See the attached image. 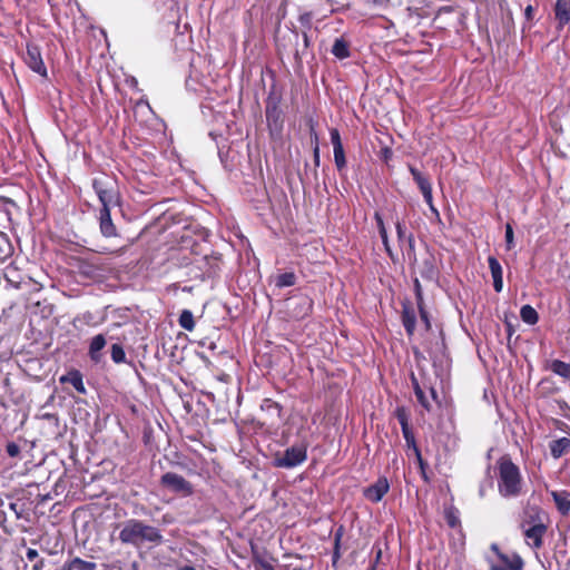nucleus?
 I'll use <instances>...</instances> for the list:
<instances>
[{
  "mask_svg": "<svg viewBox=\"0 0 570 570\" xmlns=\"http://www.w3.org/2000/svg\"><path fill=\"white\" fill-rule=\"evenodd\" d=\"M397 240L401 246L406 245L409 249V256L414 252V237L412 234L406 233V227L404 223L397 220L395 223Z\"/></svg>",
  "mask_w": 570,
  "mask_h": 570,
  "instance_id": "nucleus-13",
  "label": "nucleus"
},
{
  "mask_svg": "<svg viewBox=\"0 0 570 570\" xmlns=\"http://www.w3.org/2000/svg\"><path fill=\"white\" fill-rule=\"evenodd\" d=\"M303 40H304L305 47H308L309 46V38H308L307 33H305V32L303 33Z\"/></svg>",
  "mask_w": 570,
  "mask_h": 570,
  "instance_id": "nucleus-53",
  "label": "nucleus"
},
{
  "mask_svg": "<svg viewBox=\"0 0 570 570\" xmlns=\"http://www.w3.org/2000/svg\"><path fill=\"white\" fill-rule=\"evenodd\" d=\"M410 173L421 191L431 187L430 180L420 170L411 166Z\"/></svg>",
  "mask_w": 570,
  "mask_h": 570,
  "instance_id": "nucleus-29",
  "label": "nucleus"
},
{
  "mask_svg": "<svg viewBox=\"0 0 570 570\" xmlns=\"http://www.w3.org/2000/svg\"><path fill=\"white\" fill-rule=\"evenodd\" d=\"M554 13L561 26L570 23V0H557Z\"/></svg>",
  "mask_w": 570,
  "mask_h": 570,
  "instance_id": "nucleus-17",
  "label": "nucleus"
},
{
  "mask_svg": "<svg viewBox=\"0 0 570 570\" xmlns=\"http://www.w3.org/2000/svg\"><path fill=\"white\" fill-rule=\"evenodd\" d=\"M493 278V287L497 293H500L503 288V276H495Z\"/></svg>",
  "mask_w": 570,
  "mask_h": 570,
  "instance_id": "nucleus-44",
  "label": "nucleus"
},
{
  "mask_svg": "<svg viewBox=\"0 0 570 570\" xmlns=\"http://www.w3.org/2000/svg\"><path fill=\"white\" fill-rule=\"evenodd\" d=\"M266 121L272 135H278L282 131V111L276 105L266 107Z\"/></svg>",
  "mask_w": 570,
  "mask_h": 570,
  "instance_id": "nucleus-11",
  "label": "nucleus"
},
{
  "mask_svg": "<svg viewBox=\"0 0 570 570\" xmlns=\"http://www.w3.org/2000/svg\"><path fill=\"white\" fill-rule=\"evenodd\" d=\"M394 414L401 425V429L404 426H409V417L410 416H409L407 410L404 406H397L395 409Z\"/></svg>",
  "mask_w": 570,
  "mask_h": 570,
  "instance_id": "nucleus-34",
  "label": "nucleus"
},
{
  "mask_svg": "<svg viewBox=\"0 0 570 570\" xmlns=\"http://www.w3.org/2000/svg\"><path fill=\"white\" fill-rule=\"evenodd\" d=\"M432 214L438 218L440 219V214H439V210L434 207V205H432V207H430Z\"/></svg>",
  "mask_w": 570,
  "mask_h": 570,
  "instance_id": "nucleus-52",
  "label": "nucleus"
},
{
  "mask_svg": "<svg viewBox=\"0 0 570 570\" xmlns=\"http://www.w3.org/2000/svg\"><path fill=\"white\" fill-rule=\"evenodd\" d=\"M78 273L92 281H99L110 271L109 266L97 257L75 258Z\"/></svg>",
  "mask_w": 570,
  "mask_h": 570,
  "instance_id": "nucleus-3",
  "label": "nucleus"
},
{
  "mask_svg": "<svg viewBox=\"0 0 570 570\" xmlns=\"http://www.w3.org/2000/svg\"><path fill=\"white\" fill-rule=\"evenodd\" d=\"M338 543H340V534L337 533L336 537H335V551H334V560L340 558V552H338Z\"/></svg>",
  "mask_w": 570,
  "mask_h": 570,
  "instance_id": "nucleus-49",
  "label": "nucleus"
},
{
  "mask_svg": "<svg viewBox=\"0 0 570 570\" xmlns=\"http://www.w3.org/2000/svg\"><path fill=\"white\" fill-rule=\"evenodd\" d=\"M569 448L570 440L567 438H561L550 443V452L554 459L562 456Z\"/></svg>",
  "mask_w": 570,
  "mask_h": 570,
  "instance_id": "nucleus-20",
  "label": "nucleus"
},
{
  "mask_svg": "<svg viewBox=\"0 0 570 570\" xmlns=\"http://www.w3.org/2000/svg\"><path fill=\"white\" fill-rule=\"evenodd\" d=\"M261 409L263 411H266L268 412L271 415H274L275 417L279 419L281 417V414H282V407L279 406L278 403L269 400V399H266L263 401L262 405H261Z\"/></svg>",
  "mask_w": 570,
  "mask_h": 570,
  "instance_id": "nucleus-30",
  "label": "nucleus"
},
{
  "mask_svg": "<svg viewBox=\"0 0 570 570\" xmlns=\"http://www.w3.org/2000/svg\"><path fill=\"white\" fill-rule=\"evenodd\" d=\"M446 521L451 528H455L460 523L459 518L452 511L446 513Z\"/></svg>",
  "mask_w": 570,
  "mask_h": 570,
  "instance_id": "nucleus-40",
  "label": "nucleus"
},
{
  "mask_svg": "<svg viewBox=\"0 0 570 570\" xmlns=\"http://www.w3.org/2000/svg\"><path fill=\"white\" fill-rule=\"evenodd\" d=\"M106 346V338L102 334H98L91 338L89 346V356L94 362H99L101 358L100 351Z\"/></svg>",
  "mask_w": 570,
  "mask_h": 570,
  "instance_id": "nucleus-18",
  "label": "nucleus"
},
{
  "mask_svg": "<svg viewBox=\"0 0 570 570\" xmlns=\"http://www.w3.org/2000/svg\"><path fill=\"white\" fill-rule=\"evenodd\" d=\"M178 323L180 327H183L186 331L191 332L195 328V321L193 313L189 309L181 311Z\"/></svg>",
  "mask_w": 570,
  "mask_h": 570,
  "instance_id": "nucleus-27",
  "label": "nucleus"
},
{
  "mask_svg": "<svg viewBox=\"0 0 570 570\" xmlns=\"http://www.w3.org/2000/svg\"><path fill=\"white\" fill-rule=\"evenodd\" d=\"M417 307L420 309L421 320L424 323L425 328L429 331L430 327H431L429 315H428L426 311L423 308V304L422 305H417Z\"/></svg>",
  "mask_w": 570,
  "mask_h": 570,
  "instance_id": "nucleus-38",
  "label": "nucleus"
},
{
  "mask_svg": "<svg viewBox=\"0 0 570 570\" xmlns=\"http://www.w3.org/2000/svg\"><path fill=\"white\" fill-rule=\"evenodd\" d=\"M505 245L507 249H511L514 246L513 229L510 224L505 225Z\"/></svg>",
  "mask_w": 570,
  "mask_h": 570,
  "instance_id": "nucleus-36",
  "label": "nucleus"
},
{
  "mask_svg": "<svg viewBox=\"0 0 570 570\" xmlns=\"http://www.w3.org/2000/svg\"><path fill=\"white\" fill-rule=\"evenodd\" d=\"M6 513L3 510L0 509V525L6 522Z\"/></svg>",
  "mask_w": 570,
  "mask_h": 570,
  "instance_id": "nucleus-51",
  "label": "nucleus"
},
{
  "mask_svg": "<svg viewBox=\"0 0 570 570\" xmlns=\"http://www.w3.org/2000/svg\"><path fill=\"white\" fill-rule=\"evenodd\" d=\"M313 158H314V164L315 166H320V148H318V144L316 142L314 149H313Z\"/></svg>",
  "mask_w": 570,
  "mask_h": 570,
  "instance_id": "nucleus-46",
  "label": "nucleus"
},
{
  "mask_svg": "<svg viewBox=\"0 0 570 570\" xmlns=\"http://www.w3.org/2000/svg\"><path fill=\"white\" fill-rule=\"evenodd\" d=\"M420 274L423 278L430 281H433L438 277V268L432 257L424 259L423 265L420 268Z\"/></svg>",
  "mask_w": 570,
  "mask_h": 570,
  "instance_id": "nucleus-21",
  "label": "nucleus"
},
{
  "mask_svg": "<svg viewBox=\"0 0 570 570\" xmlns=\"http://www.w3.org/2000/svg\"><path fill=\"white\" fill-rule=\"evenodd\" d=\"M179 570H195V568L191 566H185V567H181Z\"/></svg>",
  "mask_w": 570,
  "mask_h": 570,
  "instance_id": "nucleus-55",
  "label": "nucleus"
},
{
  "mask_svg": "<svg viewBox=\"0 0 570 570\" xmlns=\"http://www.w3.org/2000/svg\"><path fill=\"white\" fill-rule=\"evenodd\" d=\"M332 53L338 59H345L350 57L347 42L342 38H337L332 47Z\"/></svg>",
  "mask_w": 570,
  "mask_h": 570,
  "instance_id": "nucleus-23",
  "label": "nucleus"
},
{
  "mask_svg": "<svg viewBox=\"0 0 570 570\" xmlns=\"http://www.w3.org/2000/svg\"><path fill=\"white\" fill-rule=\"evenodd\" d=\"M26 556L29 561H33L38 557V551L35 549H28Z\"/></svg>",
  "mask_w": 570,
  "mask_h": 570,
  "instance_id": "nucleus-48",
  "label": "nucleus"
},
{
  "mask_svg": "<svg viewBox=\"0 0 570 570\" xmlns=\"http://www.w3.org/2000/svg\"><path fill=\"white\" fill-rule=\"evenodd\" d=\"M487 487H491V482L490 481H487V482L480 484L479 495L481 498H483L485 495Z\"/></svg>",
  "mask_w": 570,
  "mask_h": 570,
  "instance_id": "nucleus-47",
  "label": "nucleus"
},
{
  "mask_svg": "<svg viewBox=\"0 0 570 570\" xmlns=\"http://www.w3.org/2000/svg\"><path fill=\"white\" fill-rule=\"evenodd\" d=\"M535 519L537 522H534L533 524H529V527H525V524H523V533L527 543L534 549H539L542 546V538L547 531V527L541 520L540 513H537Z\"/></svg>",
  "mask_w": 570,
  "mask_h": 570,
  "instance_id": "nucleus-6",
  "label": "nucleus"
},
{
  "mask_svg": "<svg viewBox=\"0 0 570 570\" xmlns=\"http://www.w3.org/2000/svg\"><path fill=\"white\" fill-rule=\"evenodd\" d=\"M380 236L382 238V243L384 245L386 253L389 254L390 257L393 258V252H392L390 243H389L387 232H385V234H380Z\"/></svg>",
  "mask_w": 570,
  "mask_h": 570,
  "instance_id": "nucleus-42",
  "label": "nucleus"
},
{
  "mask_svg": "<svg viewBox=\"0 0 570 570\" xmlns=\"http://www.w3.org/2000/svg\"><path fill=\"white\" fill-rule=\"evenodd\" d=\"M374 218L376 220L377 229L380 234H385L386 228L383 222V218L380 213H375Z\"/></svg>",
  "mask_w": 570,
  "mask_h": 570,
  "instance_id": "nucleus-41",
  "label": "nucleus"
},
{
  "mask_svg": "<svg viewBox=\"0 0 570 570\" xmlns=\"http://www.w3.org/2000/svg\"><path fill=\"white\" fill-rule=\"evenodd\" d=\"M422 195H423V198L424 200L426 202V204L429 205V207H432L433 205V198H432V187L430 188H425L424 190L421 191Z\"/></svg>",
  "mask_w": 570,
  "mask_h": 570,
  "instance_id": "nucleus-43",
  "label": "nucleus"
},
{
  "mask_svg": "<svg viewBox=\"0 0 570 570\" xmlns=\"http://www.w3.org/2000/svg\"><path fill=\"white\" fill-rule=\"evenodd\" d=\"M412 384H413L414 393H415V396H416L419 403L425 410L430 411L431 410L430 403L428 402V399L414 375H412Z\"/></svg>",
  "mask_w": 570,
  "mask_h": 570,
  "instance_id": "nucleus-28",
  "label": "nucleus"
},
{
  "mask_svg": "<svg viewBox=\"0 0 570 570\" xmlns=\"http://www.w3.org/2000/svg\"><path fill=\"white\" fill-rule=\"evenodd\" d=\"M488 263L492 277L502 275V267L494 256H489Z\"/></svg>",
  "mask_w": 570,
  "mask_h": 570,
  "instance_id": "nucleus-35",
  "label": "nucleus"
},
{
  "mask_svg": "<svg viewBox=\"0 0 570 570\" xmlns=\"http://www.w3.org/2000/svg\"><path fill=\"white\" fill-rule=\"evenodd\" d=\"M390 484L386 478H380L374 484L364 490V497L372 502H380L387 493Z\"/></svg>",
  "mask_w": 570,
  "mask_h": 570,
  "instance_id": "nucleus-9",
  "label": "nucleus"
},
{
  "mask_svg": "<svg viewBox=\"0 0 570 570\" xmlns=\"http://www.w3.org/2000/svg\"><path fill=\"white\" fill-rule=\"evenodd\" d=\"M520 317L529 325H534L539 320L538 312L531 305H523L521 307Z\"/></svg>",
  "mask_w": 570,
  "mask_h": 570,
  "instance_id": "nucleus-25",
  "label": "nucleus"
},
{
  "mask_svg": "<svg viewBox=\"0 0 570 570\" xmlns=\"http://www.w3.org/2000/svg\"><path fill=\"white\" fill-rule=\"evenodd\" d=\"M111 358L117 364L124 363L126 361V353L120 344L111 345Z\"/></svg>",
  "mask_w": 570,
  "mask_h": 570,
  "instance_id": "nucleus-33",
  "label": "nucleus"
},
{
  "mask_svg": "<svg viewBox=\"0 0 570 570\" xmlns=\"http://www.w3.org/2000/svg\"><path fill=\"white\" fill-rule=\"evenodd\" d=\"M524 13H525V17H527L528 19H531V18H532V13H533V8H532L531 6H528V7L525 8Z\"/></svg>",
  "mask_w": 570,
  "mask_h": 570,
  "instance_id": "nucleus-50",
  "label": "nucleus"
},
{
  "mask_svg": "<svg viewBox=\"0 0 570 570\" xmlns=\"http://www.w3.org/2000/svg\"><path fill=\"white\" fill-rule=\"evenodd\" d=\"M163 534L159 529L145 524L137 519L127 520L119 532V540L122 543L140 546L145 542L160 544Z\"/></svg>",
  "mask_w": 570,
  "mask_h": 570,
  "instance_id": "nucleus-1",
  "label": "nucleus"
},
{
  "mask_svg": "<svg viewBox=\"0 0 570 570\" xmlns=\"http://www.w3.org/2000/svg\"><path fill=\"white\" fill-rule=\"evenodd\" d=\"M9 509L16 514L17 519L22 518V509L19 507L17 502L9 503Z\"/></svg>",
  "mask_w": 570,
  "mask_h": 570,
  "instance_id": "nucleus-45",
  "label": "nucleus"
},
{
  "mask_svg": "<svg viewBox=\"0 0 570 570\" xmlns=\"http://www.w3.org/2000/svg\"><path fill=\"white\" fill-rule=\"evenodd\" d=\"M551 495L558 511L562 515H567L570 512V493L567 491H552Z\"/></svg>",
  "mask_w": 570,
  "mask_h": 570,
  "instance_id": "nucleus-15",
  "label": "nucleus"
},
{
  "mask_svg": "<svg viewBox=\"0 0 570 570\" xmlns=\"http://www.w3.org/2000/svg\"><path fill=\"white\" fill-rule=\"evenodd\" d=\"M296 276L292 272L283 273L276 277L277 287H288L295 285Z\"/></svg>",
  "mask_w": 570,
  "mask_h": 570,
  "instance_id": "nucleus-31",
  "label": "nucleus"
},
{
  "mask_svg": "<svg viewBox=\"0 0 570 570\" xmlns=\"http://www.w3.org/2000/svg\"><path fill=\"white\" fill-rule=\"evenodd\" d=\"M24 61L32 71L39 73L42 77H47V68L43 63L41 52L38 46H27Z\"/></svg>",
  "mask_w": 570,
  "mask_h": 570,
  "instance_id": "nucleus-7",
  "label": "nucleus"
},
{
  "mask_svg": "<svg viewBox=\"0 0 570 570\" xmlns=\"http://www.w3.org/2000/svg\"><path fill=\"white\" fill-rule=\"evenodd\" d=\"M402 322L406 333L413 335L416 324V316L413 308L406 305L403 306Z\"/></svg>",
  "mask_w": 570,
  "mask_h": 570,
  "instance_id": "nucleus-19",
  "label": "nucleus"
},
{
  "mask_svg": "<svg viewBox=\"0 0 570 570\" xmlns=\"http://www.w3.org/2000/svg\"><path fill=\"white\" fill-rule=\"evenodd\" d=\"M414 291H415V297H416L417 305H422L423 304L422 286L417 278L414 281Z\"/></svg>",
  "mask_w": 570,
  "mask_h": 570,
  "instance_id": "nucleus-37",
  "label": "nucleus"
},
{
  "mask_svg": "<svg viewBox=\"0 0 570 570\" xmlns=\"http://www.w3.org/2000/svg\"><path fill=\"white\" fill-rule=\"evenodd\" d=\"M99 220H100V232L105 237L116 236V227L111 220L109 208L100 209Z\"/></svg>",
  "mask_w": 570,
  "mask_h": 570,
  "instance_id": "nucleus-12",
  "label": "nucleus"
},
{
  "mask_svg": "<svg viewBox=\"0 0 570 570\" xmlns=\"http://www.w3.org/2000/svg\"><path fill=\"white\" fill-rule=\"evenodd\" d=\"M92 187L102 205V208H109V205L115 200L114 193L106 189L98 179L94 180Z\"/></svg>",
  "mask_w": 570,
  "mask_h": 570,
  "instance_id": "nucleus-16",
  "label": "nucleus"
},
{
  "mask_svg": "<svg viewBox=\"0 0 570 570\" xmlns=\"http://www.w3.org/2000/svg\"><path fill=\"white\" fill-rule=\"evenodd\" d=\"M402 434H403V436H404V439L406 441L407 446L413 448V450L415 451L416 456L419 459V462H420V464L422 466L423 462H422L421 453H420V450H419V448H417V445L415 443V438H414L413 432L410 429V425L402 428Z\"/></svg>",
  "mask_w": 570,
  "mask_h": 570,
  "instance_id": "nucleus-26",
  "label": "nucleus"
},
{
  "mask_svg": "<svg viewBox=\"0 0 570 570\" xmlns=\"http://www.w3.org/2000/svg\"><path fill=\"white\" fill-rule=\"evenodd\" d=\"M60 382L61 383H70L77 390V392H79L81 394L87 393V390H86L83 381H82V375L77 370L70 371L66 375H62L60 377Z\"/></svg>",
  "mask_w": 570,
  "mask_h": 570,
  "instance_id": "nucleus-14",
  "label": "nucleus"
},
{
  "mask_svg": "<svg viewBox=\"0 0 570 570\" xmlns=\"http://www.w3.org/2000/svg\"><path fill=\"white\" fill-rule=\"evenodd\" d=\"M331 142L333 145L334 161L338 170L346 166L345 153L341 136L337 129L333 128L330 131Z\"/></svg>",
  "mask_w": 570,
  "mask_h": 570,
  "instance_id": "nucleus-10",
  "label": "nucleus"
},
{
  "mask_svg": "<svg viewBox=\"0 0 570 570\" xmlns=\"http://www.w3.org/2000/svg\"><path fill=\"white\" fill-rule=\"evenodd\" d=\"M430 392H431L432 397L435 400L438 397L436 391L433 387H431Z\"/></svg>",
  "mask_w": 570,
  "mask_h": 570,
  "instance_id": "nucleus-54",
  "label": "nucleus"
},
{
  "mask_svg": "<svg viewBox=\"0 0 570 570\" xmlns=\"http://www.w3.org/2000/svg\"><path fill=\"white\" fill-rule=\"evenodd\" d=\"M254 563L257 570H275L272 559L256 554L254 557Z\"/></svg>",
  "mask_w": 570,
  "mask_h": 570,
  "instance_id": "nucleus-32",
  "label": "nucleus"
},
{
  "mask_svg": "<svg viewBox=\"0 0 570 570\" xmlns=\"http://www.w3.org/2000/svg\"><path fill=\"white\" fill-rule=\"evenodd\" d=\"M161 484L168 488L170 491L180 493L183 495H189L193 493L191 484L181 475L167 472L161 476Z\"/></svg>",
  "mask_w": 570,
  "mask_h": 570,
  "instance_id": "nucleus-5",
  "label": "nucleus"
},
{
  "mask_svg": "<svg viewBox=\"0 0 570 570\" xmlns=\"http://www.w3.org/2000/svg\"><path fill=\"white\" fill-rule=\"evenodd\" d=\"M19 452L20 448L16 443L10 442L7 444V453L9 456L14 458L19 454Z\"/></svg>",
  "mask_w": 570,
  "mask_h": 570,
  "instance_id": "nucleus-39",
  "label": "nucleus"
},
{
  "mask_svg": "<svg viewBox=\"0 0 570 570\" xmlns=\"http://www.w3.org/2000/svg\"><path fill=\"white\" fill-rule=\"evenodd\" d=\"M492 550L498 552V557L501 560V564H491L490 570H522L523 568V561L522 559L514 554L512 557H509L507 554L500 553L498 551V546L492 544Z\"/></svg>",
  "mask_w": 570,
  "mask_h": 570,
  "instance_id": "nucleus-8",
  "label": "nucleus"
},
{
  "mask_svg": "<svg viewBox=\"0 0 570 570\" xmlns=\"http://www.w3.org/2000/svg\"><path fill=\"white\" fill-rule=\"evenodd\" d=\"M499 478L498 490L505 499L517 498L522 492V476L520 469L508 458L498 461Z\"/></svg>",
  "mask_w": 570,
  "mask_h": 570,
  "instance_id": "nucleus-2",
  "label": "nucleus"
},
{
  "mask_svg": "<svg viewBox=\"0 0 570 570\" xmlns=\"http://www.w3.org/2000/svg\"><path fill=\"white\" fill-rule=\"evenodd\" d=\"M63 570H96V563L73 558L69 563L65 564Z\"/></svg>",
  "mask_w": 570,
  "mask_h": 570,
  "instance_id": "nucleus-24",
  "label": "nucleus"
},
{
  "mask_svg": "<svg viewBox=\"0 0 570 570\" xmlns=\"http://www.w3.org/2000/svg\"><path fill=\"white\" fill-rule=\"evenodd\" d=\"M384 154H385V157L387 158V157H389V155H391V150L386 148V149L384 150Z\"/></svg>",
  "mask_w": 570,
  "mask_h": 570,
  "instance_id": "nucleus-56",
  "label": "nucleus"
},
{
  "mask_svg": "<svg viewBox=\"0 0 570 570\" xmlns=\"http://www.w3.org/2000/svg\"><path fill=\"white\" fill-rule=\"evenodd\" d=\"M549 368L563 379H570V364L560 360H553Z\"/></svg>",
  "mask_w": 570,
  "mask_h": 570,
  "instance_id": "nucleus-22",
  "label": "nucleus"
},
{
  "mask_svg": "<svg viewBox=\"0 0 570 570\" xmlns=\"http://www.w3.org/2000/svg\"><path fill=\"white\" fill-rule=\"evenodd\" d=\"M306 458L307 451L304 445H293L282 454H277L274 459V464L277 468L292 469L303 463Z\"/></svg>",
  "mask_w": 570,
  "mask_h": 570,
  "instance_id": "nucleus-4",
  "label": "nucleus"
}]
</instances>
